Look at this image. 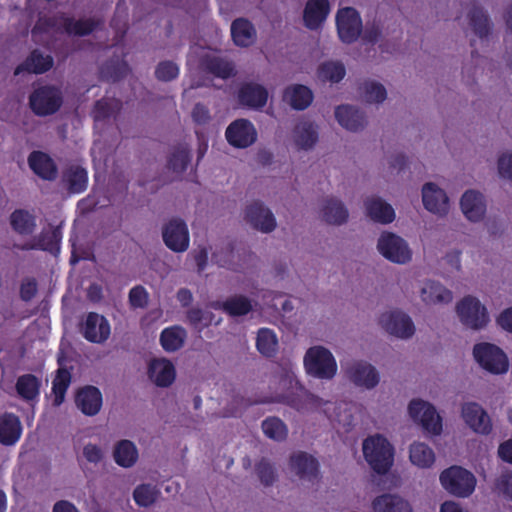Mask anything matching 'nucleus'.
Returning a JSON list of instances; mask_svg holds the SVG:
<instances>
[{
  "instance_id": "obj_1",
  "label": "nucleus",
  "mask_w": 512,
  "mask_h": 512,
  "mask_svg": "<svg viewBox=\"0 0 512 512\" xmlns=\"http://www.w3.org/2000/svg\"><path fill=\"white\" fill-rule=\"evenodd\" d=\"M442 487L450 494L459 497H469L475 490L476 477L460 466H452L444 470L439 477Z\"/></svg>"
},
{
  "instance_id": "obj_2",
  "label": "nucleus",
  "mask_w": 512,
  "mask_h": 512,
  "mask_svg": "<svg viewBox=\"0 0 512 512\" xmlns=\"http://www.w3.org/2000/svg\"><path fill=\"white\" fill-rule=\"evenodd\" d=\"M304 366L309 375L319 379H332L337 372L334 356L322 346H314L307 350Z\"/></svg>"
},
{
  "instance_id": "obj_3",
  "label": "nucleus",
  "mask_w": 512,
  "mask_h": 512,
  "mask_svg": "<svg viewBox=\"0 0 512 512\" xmlns=\"http://www.w3.org/2000/svg\"><path fill=\"white\" fill-rule=\"evenodd\" d=\"M63 103L59 88L45 85L36 88L29 96V105L37 116H48L56 113Z\"/></svg>"
},
{
  "instance_id": "obj_4",
  "label": "nucleus",
  "mask_w": 512,
  "mask_h": 512,
  "mask_svg": "<svg viewBox=\"0 0 512 512\" xmlns=\"http://www.w3.org/2000/svg\"><path fill=\"white\" fill-rule=\"evenodd\" d=\"M408 412L413 421L418 422L426 433L441 434L442 418L432 404L421 399H414L409 403Z\"/></svg>"
},
{
  "instance_id": "obj_5",
  "label": "nucleus",
  "mask_w": 512,
  "mask_h": 512,
  "mask_svg": "<svg viewBox=\"0 0 512 512\" xmlns=\"http://www.w3.org/2000/svg\"><path fill=\"white\" fill-rule=\"evenodd\" d=\"M473 355L482 368L493 374H502L508 370L506 354L494 344H476L473 348Z\"/></svg>"
},
{
  "instance_id": "obj_6",
  "label": "nucleus",
  "mask_w": 512,
  "mask_h": 512,
  "mask_svg": "<svg viewBox=\"0 0 512 512\" xmlns=\"http://www.w3.org/2000/svg\"><path fill=\"white\" fill-rule=\"evenodd\" d=\"M456 311L461 323L471 329H482L489 322L486 307L476 297H464L457 304Z\"/></svg>"
},
{
  "instance_id": "obj_7",
  "label": "nucleus",
  "mask_w": 512,
  "mask_h": 512,
  "mask_svg": "<svg viewBox=\"0 0 512 512\" xmlns=\"http://www.w3.org/2000/svg\"><path fill=\"white\" fill-rule=\"evenodd\" d=\"M336 26L340 40L347 44L355 42L362 33L360 14L353 7H344L338 10Z\"/></svg>"
},
{
  "instance_id": "obj_8",
  "label": "nucleus",
  "mask_w": 512,
  "mask_h": 512,
  "mask_svg": "<svg viewBox=\"0 0 512 512\" xmlns=\"http://www.w3.org/2000/svg\"><path fill=\"white\" fill-rule=\"evenodd\" d=\"M379 252L394 263L404 264L411 259L408 244L401 237L393 233H383L377 243Z\"/></svg>"
},
{
  "instance_id": "obj_9",
  "label": "nucleus",
  "mask_w": 512,
  "mask_h": 512,
  "mask_svg": "<svg viewBox=\"0 0 512 512\" xmlns=\"http://www.w3.org/2000/svg\"><path fill=\"white\" fill-rule=\"evenodd\" d=\"M62 240L61 226H50L49 229L43 228L41 232L34 236L31 241L17 246L18 249L23 251L28 250H41L58 255L60 252V244Z\"/></svg>"
},
{
  "instance_id": "obj_10",
  "label": "nucleus",
  "mask_w": 512,
  "mask_h": 512,
  "mask_svg": "<svg viewBox=\"0 0 512 512\" xmlns=\"http://www.w3.org/2000/svg\"><path fill=\"white\" fill-rule=\"evenodd\" d=\"M379 323L386 332L399 338H409L415 332L411 318L398 310L383 313Z\"/></svg>"
},
{
  "instance_id": "obj_11",
  "label": "nucleus",
  "mask_w": 512,
  "mask_h": 512,
  "mask_svg": "<svg viewBox=\"0 0 512 512\" xmlns=\"http://www.w3.org/2000/svg\"><path fill=\"white\" fill-rule=\"evenodd\" d=\"M228 143L235 148H247L257 140V131L247 119L233 121L225 132Z\"/></svg>"
},
{
  "instance_id": "obj_12",
  "label": "nucleus",
  "mask_w": 512,
  "mask_h": 512,
  "mask_svg": "<svg viewBox=\"0 0 512 512\" xmlns=\"http://www.w3.org/2000/svg\"><path fill=\"white\" fill-rule=\"evenodd\" d=\"M82 336L91 343H104L110 336L109 321L96 312H89L80 326Z\"/></svg>"
},
{
  "instance_id": "obj_13",
  "label": "nucleus",
  "mask_w": 512,
  "mask_h": 512,
  "mask_svg": "<svg viewBox=\"0 0 512 512\" xmlns=\"http://www.w3.org/2000/svg\"><path fill=\"white\" fill-rule=\"evenodd\" d=\"M163 241L174 252H184L189 247V231L181 219H172L163 228Z\"/></svg>"
},
{
  "instance_id": "obj_14",
  "label": "nucleus",
  "mask_w": 512,
  "mask_h": 512,
  "mask_svg": "<svg viewBox=\"0 0 512 512\" xmlns=\"http://www.w3.org/2000/svg\"><path fill=\"white\" fill-rule=\"evenodd\" d=\"M289 471L300 481L313 483L318 478V463L311 455L299 451L291 456Z\"/></svg>"
},
{
  "instance_id": "obj_15",
  "label": "nucleus",
  "mask_w": 512,
  "mask_h": 512,
  "mask_svg": "<svg viewBox=\"0 0 512 512\" xmlns=\"http://www.w3.org/2000/svg\"><path fill=\"white\" fill-rule=\"evenodd\" d=\"M245 219L254 229L264 233H269L276 227L273 213L260 201H255L246 207Z\"/></svg>"
},
{
  "instance_id": "obj_16",
  "label": "nucleus",
  "mask_w": 512,
  "mask_h": 512,
  "mask_svg": "<svg viewBox=\"0 0 512 512\" xmlns=\"http://www.w3.org/2000/svg\"><path fill=\"white\" fill-rule=\"evenodd\" d=\"M77 408L86 416H95L103 404L102 393L99 388L86 385L78 389L75 395Z\"/></svg>"
},
{
  "instance_id": "obj_17",
  "label": "nucleus",
  "mask_w": 512,
  "mask_h": 512,
  "mask_svg": "<svg viewBox=\"0 0 512 512\" xmlns=\"http://www.w3.org/2000/svg\"><path fill=\"white\" fill-rule=\"evenodd\" d=\"M462 417L465 423L475 432L488 434L491 431V421L486 411L475 402H468L462 406Z\"/></svg>"
},
{
  "instance_id": "obj_18",
  "label": "nucleus",
  "mask_w": 512,
  "mask_h": 512,
  "mask_svg": "<svg viewBox=\"0 0 512 512\" xmlns=\"http://www.w3.org/2000/svg\"><path fill=\"white\" fill-rule=\"evenodd\" d=\"M424 207L438 215H445L449 210V198L446 192L434 183H426L422 188Z\"/></svg>"
},
{
  "instance_id": "obj_19",
  "label": "nucleus",
  "mask_w": 512,
  "mask_h": 512,
  "mask_svg": "<svg viewBox=\"0 0 512 512\" xmlns=\"http://www.w3.org/2000/svg\"><path fill=\"white\" fill-rule=\"evenodd\" d=\"M349 379L359 387L372 389L379 383L380 377L374 366L365 362L357 361L347 369Z\"/></svg>"
},
{
  "instance_id": "obj_20",
  "label": "nucleus",
  "mask_w": 512,
  "mask_h": 512,
  "mask_svg": "<svg viewBox=\"0 0 512 512\" xmlns=\"http://www.w3.org/2000/svg\"><path fill=\"white\" fill-rule=\"evenodd\" d=\"M28 165L30 169L43 180L53 181L57 178V165L45 152H31L28 156Z\"/></svg>"
},
{
  "instance_id": "obj_21",
  "label": "nucleus",
  "mask_w": 512,
  "mask_h": 512,
  "mask_svg": "<svg viewBox=\"0 0 512 512\" xmlns=\"http://www.w3.org/2000/svg\"><path fill=\"white\" fill-rule=\"evenodd\" d=\"M329 13L330 3L328 0H308L303 12L304 25L310 30H317L322 26Z\"/></svg>"
},
{
  "instance_id": "obj_22",
  "label": "nucleus",
  "mask_w": 512,
  "mask_h": 512,
  "mask_svg": "<svg viewBox=\"0 0 512 512\" xmlns=\"http://www.w3.org/2000/svg\"><path fill=\"white\" fill-rule=\"evenodd\" d=\"M238 100L243 106L253 109H261L267 103L268 91L260 84L252 82L244 83L239 88Z\"/></svg>"
},
{
  "instance_id": "obj_23",
  "label": "nucleus",
  "mask_w": 512,
  "mask_h": 512,
  "mask_svg": "<svg viewBox=\"0 0 512 512\" xmlns=\"http://www.w3.org/2000/svg\"><path fill=\"white\" fill-rule=\"evenodd\" d=\"M53 63L51 55H44L40 50L34 49L25 61L15 68L14 75L18 76L23 72L43 74L52 68Z\"/></svg>"
},
{
  "instance_id": "obj_24",
  "label": "nucleus",
  "mask_w": 512,
  "mask_h": 512,
  "mask_svg": "<svg viewBox=\"0 0 512 512\" xmlns=\"http://www.w3.org/2000/svg\"><path fill=\"white\" fill-rule=\"evenodd\" d=\"M460 207L465 217L473 222L480 221L486 212L484 196L474 190H468L462 195Z\"/></svg>"
},
{
  "instance_id": "obj_25",
  "label": "nucleus",
  "mask_w": 512,
  "mask_h": 512,
  "mask_svg": "<svg viewBox=\"0 0 512 512\" xmlns=\"http://www.w3.org/2000/svg\"><path fill=\"white\" fill-rule=\"evenodd\" d=\"M231 37L238 47L247 48L257 40V31L251 21L246 18H236L231 23Z\"/></svg>"
},
{
  "instance_id": "obj_26",
  "label": "nucleus",
  "mask_w": 512,
  "mask_h": 512,
  "mask_svg": "<svg viewBox=\"0 0 512 512\" xmlns=\"http://www.w3.org/2000/svg\"><path fill=\"white\" fill-rule=\"evenodd\" d=\"M335 117L343 128L352 132L362 130L366 125L364 112L351 105H340L336 107Z\"/></svg>"
},
{
  "instance_id": "obj_27",
  "label": "nucleus",
  "mask_w": 512,
  "mask_h": 512,
  "mask_svg": "<svg viewBox=\"0 0 512 512\" xmlns=\"http://www.w3.org/2000/svg\"><path fill=\"white\" fill-rule=\"evenodd\" d=\"M61 25L68 35L88 36L102 25V20L94 18L78 19L61 14L59 16Z\"/></svg>"
},
{
  "instance_id": "obj_28",
  "label": "nucleus",
  "mask_w": 512,
  "mask_h": 512,
  "mask_svg": "<svg viewBox=\"0 0 512 512\" xmlns=\"http://www.w3.org/2000/svg\"><path fill=\"white\" fill-rule=\"evenodd\" d=\"M149 378L159 387H168L175 380V367L167 359H154L148 368Z\"/></svg>"
},
{
  "instance_id": "obj_29",
  "label": "nucleus",
  "mask_w": 512,
  "mask_h": 512,
  "mask_svg": "<svg viewBox=\"0 0 512 512\" xmlns=\"http://www.w3.org/2000/svg\"><path fill=\"white\" fill-rule=\"evenodd\" d=\"M211 307L221 310L231 317L245 316L253 308L251 300L243 295H234L224 301H214L211 303Z\"/></svg>"
},
{
  "instance_id": "obj_30",
  "label": "nucleus",
  "mask_w": 512,
  "mask_h": 512,
  "mask_svg": "<svg viewBox=\"0 0 512 512\" xmlns=\"http://www.w3.org/2000/svg\"><path fill=\"white\" fill-rule=\"evenodd\" d=\"M22 426L19 418L13 413L0 416V443L5 446L14 445L20 438Z\"/></svg>"
},
{
  "instance_id": "obj_31",
  "label": "nucleus",
  "mask_w": 512,
  "mask_h": 512,
  "mask_svg": "<svg viewBox=\"0 0 512 512\" xmlns=\"http://www.w3.org/2000/svg\"><path fill=\"white\" fill-rule=\"evenodd\" d=\"M367 215L375 222L389 224L395 219L393 207L381 198L372 197L365 201Z\"/></svg>"
},
{
  "instance_id": "obj_32",
  "label": "nucleus",
  "mask_w": 512,
  "mask_h": 512,
  "mask_svg": "<svg viewBox=\"0 0 512 512\" xmlns=\"http://www.w3.org/2000/svg\"><path fill=\"white\" fill-rule=\"evenodd\" d=\"M41 380L33 374H23L17 378L15 389L26 402H37L40 396Z\"/></svg>"
},
{
  "instance_id": "obj_33",
  "label": "nucleus",
  "mask_w": 512,
  "mask_h": 512,
  "mask_svg": "<svg viewBox=\"0 0 512 512\" xmlns=\"http://www.w3.org/2000/svg\"><path fill=\"white\" fill-rule=\"evenodd\" d=\"M373 512H413L410 503L394 494H383L372 502Z\"/></svg>"
},
{
  "instance_id": "obj_34",
  "label": "nucleus",
  "mask_w": 512,
  "mask_h": 512,
  "mask_svg": "<svg viewBox=\"0 0 512 512\" xmlns=\"http://www.w3.org/2000/svg\"><path fill=\"white\" fill-rule=\"evenodd\" d=\"M283 99L293 109L304 110L312 103L313 93L307 86L296 84L285 89Z\"/></svg>"
},
{
  "instance_id": "obj_35",
  "label": "nucleus",
  "mask_w": 512,
  "mask_h": 512,
  "mask_svg": "<svg viewBox=\"0 0 512 512\" xmlns=\"http://www.w3.org/2000/svg\"><path fill=\"white\" fill-rule=\"evenodd\" d=\"M187 338V331L180 325L164 328L160 333V344L166 352L181 349Z\"/></svg>"
},
{
  "instance_id": "obj_36",
  "label": "nucleus",
  "mask_w": 512,
  "mask_h": 512,
  "mask_svg": "<svg viewBox=\"0 0 512 512\" xmlns=\"http://www.w3.org/2000/svg\"><path fill=\"white\" fill-rule=\"evenodd\" d=\"M421 298L426 304H443L452 301V292L441 283L429 280L421 290Z\"/></svg>"
},
{
  "instance_id": "obj_37",
  "label": "nucleus",
  "mask_w": 512,
  "mask_h": 512,
  "mask_svg": "<svg viewBox=\"0 0 512 512\" xmlns=\"http://www.w3.org/2000/svg\"><path fill=\"white\" fill-rule=\"evenodd\" d=\"M325 222L334 225H341L348 219L349 213L343 202L335 197L326 199L322 208Z\"/></svg>"
},
{
  "instance_id": "obj_38",
  "label": "nucleus",
  "mask_w": 512,
  "mask_h": 512,
  "mask_svg": "<svg viewBox=\"0 0 512 512\" xmlns=\"http://www.w3.org/2000/svg\"><path fill=\"white\" fill-rule=\"evenodd\" d=\"M63 182L70 193H82L87 188L88 173L81 166H71L63 173Z\"/></svg>"
},
{
  "instance_id": "obj_39",
  "label": "nucleus",
  "mask_w": 512,
  "mask_h": 512,
  "mask_svg": "<svg viewBox=\"0 0 512 512\" xmlns=\"http://www.w3.org/2000/svg\"><path fill=\"white\" fill-rule=\"evenodd\" d=\"M10 225L19 235H31L37 226L36 217L25 209H16L10 215Z\"/></svg>"
},
{
  "instance_id": "obj_40",
  "label": "nucleus",
  "mask_w": 512,
  "mask_h": 512,
  "mask_svg": "<svg viewBox=\"0 0 512 512\" xmlns=\"http://www.w3.org/2000/svg\"><path fill=\"white\" fill-rule=\"evenodd\" d=\"M468 19L469 25L476 36L482 40L488 37L492 24L482 7L474 5L468 13Z\"/></svg>"
},
{
  "instance_id": "obj_41",
  "label": "nucleus",
  "mask_w": 512,
  "mask_h": 512,
  "mask_svg": "<svg viewBox=\"0 0 512 512\" xmlns=\"http://www.w3.org/2000/svg\"><path fill=\"white\" fill-rule=\"evenodd\" d=\"M191 149L188 144L181 143L174 147L167 160V169L171 170L176 174H183L190 161H191Z\"/></svg>"
},
{
  "instance_id": "obj_42",
  "label": "nucleus",
  "mask_w": 512,
  "mask_h": 512,
  "mask_svg": "<svg viewBox=\"0 0 512 512\" xmlns=\"http://www.w3.org/2000/svg\"><path fill=\"white\" fill-rule=\"evenodd\" d=\"M369 466L377 473H386L392 465V450H363Z\"/></svg>"
},
{
  "instance_id": "obj_43",
  "label": "nucleus",
  "mask_w": 512,
  "mask_h": 512,
  "mask_svg": "<svg viewBox=\"0 0 512 512\" xmlns=\"http://www.w3.org/2000/svg\"><path fill=\"white\" fill-rule=\"evenodd\" d=\"M186 320L189 326L196 332L201 333L212 323L219 324V320L215 321V315L208 310L201 308H191L186 312Z\"/></svg>"
},
{
  "instance_id": "obj_44",
  "label": "nucleus",
  "mask_w": 512,
  "mask_h": 512,
  "mask_svg": "<svg viewBox=\"0 0 512 512\" xmlns=\"http://www.w3.org/2000/svg\"><path fill=\"white\" fill-rule=\"evenodd\" d=\"M264 435L276 442L285 441L288 437V427L279 417L270 416L261 424Z\"/></svg>"
},
{
  "instance_id": "obj_45",
  "label": "nucleus",
  "mask_w": 512,
  "mask_h": 512,
  "mask_svg": "<svg viewBox=\"0 0 512 512\" xmlns=\"http://www.w3.org/2000/svg\"><path fill=\"white\" fill-rule=\"evenodd\" d=\"M296 145L301 149L312 148L318 140V133L311 122H300L294 129Z\"/></svg>"
},
{
  "instance_id": "obj_46",
  "label": "nucleus",
  "mask_w": 512,
  "mask_h": 512,
  "mask_svg": "<svg viewBox=\"0 0 512 512\" xmlns=\"http://www.w3.org/2000/svg\"><path fill=\"white\" fill-rule=\"evenodd\" d=\"M257 350L265 357H273L278 348V340L273 330L260 328L256 338Z\"/></svg>"
},
{
  "instance_id": "obj_47",
  "label": "nucleus",
  "mask_w": 512,
  "mask_h": 512,
  "mask_svg": "<svg viewBox=\"0 0 512 512\" xmlns=\"http://www.w3.org/2000/svg\"><path fill=\"white\" fill-rule=\"evenodd\" d=\"M161 495L157 486L152 484H140L133 491V499L139 507H150L155 504Z\"/></svg>"
},
{
  "instance_id": "obj_48",
  "label": "nucleus",
  "mask_w": 512,
  "mask_h": 512,
  "mask_svg": "<svg viewBox=\"0 0 512 512\" xmlns=\"http://www.w3.org/2000/svg\"><path fill=\"white\" fill-rule=\"evenodd\" d=\"M122 108V102L116 98H102L97 100L93 109V118L95 121H103L114 114L119 113Z\"/></svg>"
},
{
  "instance_id": "obj_49",
  "label": "nucleus",
  "mask_w": 512,
  "mask_h": 512,
  "mask_svg": "<svg viewBox=\"0 0 512 512\" xmlns=\"http://www.w3.org/2000/svg\"><path fill=\"white\" fill-rule=\"evenodd\" d=\"M207 72L221 79H228L235 75L234 65L220 57H209L204 61Z\"/></svg>"
},
{
  "instance_id": "obj_50",
  "label": "nucleus",
  "mask_w": 512,
  "mask_h": 512,
  "mask_svg": "<svg viewBox=\"0 0 512 512\" xmlns=\"http://www.w3.org/2000/svg\"><path fill=\"white\" fill-rule=\"evenodd\" d=\"M70 383V372L65 368L58 369L57 374L52 381V393L54 395L53 403L55 406H59L63 403Z\"/></svg>"
},
{
  "instance_id": "obj_51",
  "label": "nucleus",
  "mask_w": 512,
  "mask_h": 512,
  "mask_svg": "<svg viewBox=\"0 0 512 512\" xmlns=\"http://www.w3.org/2000/svg\"><path fill=\"white\" fill-rule=\"evenodd\" d=\"M317 74L322 81L338 83L345 77L346 70L340 62H324L319 66Z\"/></svg>"
},
{
  "instance_id": "obj_52",
  "label": "nucleus",
  "mask_w": 512,
  "mask_h": 512,
  "mask_svg": "<svg viewBox=\"0 0 512 512\" xmlns=\"http://www.w3.org/2000/svg\"><path fill=\"white\" fill-rule=\"evenodd\" d=\"M130 68L124 60H111L106 62L102 69L101 74L104 78L111 82H117L128 75Z\"/></svg>"
},
{
  "instance_id": "obj_53",
  "label": "nucleus",
  "mask_w": 512,
  "mask_h": 512,
  "mask_svg": "<svg viewBox=\"0 0 512 512\" xmlns=\"http://www.w3.org/2000/svg\"><path fill=\"white\" fill-rule=\"evenodd\" d=\"M363 91L365 99L369 103H382L387 97L385 87L375 81L364 82Z\"/></svg>"
},
{
  "instance_id": "obj_54",
  "label": "nucleus",
  "mask_w": 512,
  "mask_h": 512,
  "mask_svg": "<svg viewBox=\"0 0 512 512\" xmlns=\"http://www.w3.org/2000/svg\"><path fill=\"white\" fill-rule=\"evenodd\" d=\"M179 67L172 61H161L155 69V77L162 82H169L177 78Z\"/></svg>"
},
{
  "instance_id": "obj_55",
  "label": "nucleus",
  "mask_w": 512,
  "mask_h": 512,
  "mask_svg": "<svg viewBox=\"0 0 512 512\" xmlns=\"http://www.w3.org/2000/svg\"><path fill=\"white\" fill-rule=\"evenodd\" d=\"M410 462L418 468H430L435 462L433 450H409Z\"/></svg>"
},
{
  "instance_id": "obj_56",
  "label": "nucleus",
  "mask_w": 512,
  "mask_h": 512,
  "mask_svg": "<svg viewBox=\"0 0 512 512\" xmlns=\"http://www.w3.org/2000/svg\"><path fill=\"white\" fill-rule=\"evenodd\" d=\"M233 257L234 248L231 244H227L220 250L213 252L212 261L216 263L219 267L234 270Z\"/></svg>"
},
{
  "instance_id": "obj_57",
  "label": "nucleus",
  "mask_w": 512,
  "mask_h": 512,
  "mask_svg": "<svg viewBox=\"0 0 512 512\" xmlns=\"http://www.w3.org/2000/svg\"><path fill=\"white\" fill-rule=\"evenodd\" d=\"M495 493L507 500H512V473H502L495 481Z\"/></svg>"
},
{
  "instance_id": "obj_58",
  "label": "nucleus",
  "mask_w": 512,
  "mask_h": 512,
  "mask_svg": "<svg viewBox=\"0 0 512 512\" xmlns=\"http://www.w3.org/2000/svg\"><path fill=\"white\" fill-rule=\"evenodd\" d=\"M128 299L132 308L143 309L148 305L149 294L143 286L137 285L129 291Z\"/></svg>"
},
{
  "instance_id": "obj_59",
  "label": "nucleus",
  "mask_w": 512,
  "mask_h": 512,
  "mask_svg": "<svg viewBox=\"0 0 512 512\" xmlns=\"http://www.w3.org/2000/svg\"><path fill=\"white\" fill-rule=\"evenodd\" d=\"M256 474L264 486H271L276 481L277 475L272 465L262 460L256 466Z\"/></svg>"
},
{
  "instance_id": "obj_60",
  "label": "nucleus",
  "mask_w": 512,
  "mask_h": 512,
  "mask_svg": "<svg viewBox=\"0 0 512 512\" xmlns=\"http://www.w3.org/2000/svg\"><path fill=\"white\" fill-rule=\"evenodd\" d=\"M113 458L115 462L124 468L133 466L137 459V450H113Z\"/></svg>"
},
{
  "instance_id": "obj_61",
  "label": "nucleus",
  "mask_w": 512,
  "mask_h": 512,
  "mask_svg": "<svg viewBox=\"0 0 512 512\" xmlns=\"http://www.w3.org/2000/svg\"><path fill=\"white\" fill-rule=\"evenodd\" d=\"M38 291V285L35 278H25L22 280L20 285V298L28 302L35 297Z\"/></svg>"
},
{
  "instance_id": "obj_62",
  "label": "nucleus",
  "mask_w": 512,
  "mask_h": 512,
  "mask_svg": "<svg viewBox=\"0 0 512 512\" xmlns=\"http://www.w3.org/2000/svg\"><path fill=\"white\" fill-rule=\"evenodd\" d=\"M361 448H393V446L384 435L376 433L365 438Z\"/></svg>"
},
{
  "instance_id": "obj_63",
  "label": "nucleus",
  "mask_w": 512,
  "mask_h": 512,
  "mask_svg": "<svg viewBox=\"0 0 512 512\" xmlns=\"http://www.w3.org/2000/svg\"><path fill=\"white\" fill-rule=\"evenodd\" d=\"M193 121L198 125L207 124L210 119V111L208 107L202 103H196L191 113Z\"/></svg>"
},
{
  "instance_id": "obj_64",
  "label": "nucleus",
  "mask_w": 512,
  "mask_h": 512,
  "mask_svg": "<svg viewBox=\"0 0 512 512\" xmlns=\"http://www.w3.org/2000/svg\"><path fill=\"white\" fill-rule=\"evenodd\" d=\"M498 171L501 177L512 181V153H504L499 157Z\"/></svg>"
}]
</instances>
